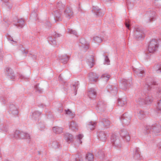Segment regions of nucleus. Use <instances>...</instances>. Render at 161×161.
<instances>
[{
  "label": "nucleus",
  "mask_w": 161,
  "mask_h": 161,
  "mask_svg": "<svg viewBox=\"0 0 161 161\" xmlns=\"http://www.w3.org/2000/svg\"><path fill=\"white\" fill-rule=\"evenodd\" d=\"M79 83L78 81L76 82L73 84L72 86V89L74 91L75 94V95H76V92L77 89L79 87Z\"/></svg>",
  "instance_id": "nucleus-39"
},
{
  "label": "nucleus",
  "mask_w": 161,
  "mask_h": 161,
  "mask_svg": "<svg viewBox=\"0 0 161 161\" xmlns=\"http://www.w3.org/2000/svg\"><path fill=\"white\" fill-rule=\"evenodd\" d=\"M87 64L91 68H92L94 65V60L92 56L91 57L90 59L88 61Z\"/></svg>",
  "instance_id": "nucleus-38"
},
{
  "label": "nucleus",
  "mask_w": 161,
  "mask_h": 161,
  "mask_svg": "<svg viewBox=\"0 0 161 161\" xmlns=\"http://www.w3.org/2000/svg\"><path fill=\"white\" fill-rule=\"evenodd\" d=\"M157 95L158 97H161V90L160 89L158 92Z\"/></svg>",
  "instance_id": "nucleus-56"
},
{
  "label": "nucleus",
  "mask_w": 161,
  "mask_h": 161,
  "mask_svg": "<svg viewBox=\"0 0 161 161\" xmlns=\"http://www.w3.org/2000/svg\"><path fill=\"white\" fill-rule=\"evenodd\" d=\"M110 75L108 74H104L102 75L101 78L103 80L107 82L109 79Z\"/></svg>",
  "instance_id": "nucleus-41"
},
{
  "label": "nucleus",
  "mask_w": 161,
  "mask_h": 161,
  "mask_svg": "<svg viewBox=\"0 0 161 161\" xmlns=\"http://www.w3.org/2000/svg\"><path fill=\"white\" fill-rule=\"evenodd\" d=\"M129 22L127 20H126L125 22V25L126 27L128 28L129 30H130V24L129 23Z\"/></svg>",
  "instance_id": "nucleus-52"
},
{
  "label": "nucleus",
  "mask_w": 161,
  "mask_h": 161,
  "mask_svg": "<svg viewBox=\"0 0 161 161\" xmlns=\"http://www.w3.org/2000/svg\"><path fill=\"white\" fill-rule=\"evenodd\" d=\"M147 84H146L145 87L149 90L150 89L151 86L152 85H156L157 84V83L154 81L151 78H148L146 79Z\"/></svg>",
  "instance_id": "nucleus-10"
},
{
  "label": "nucleus",
  "mask_w": 161,
  "mask_h": 161,
  "mask_svg": "<svg viewBox=\"0 0 161 161\" xmlns=\"http://www.w3.org/2000/svg\"><path fill=\"white\" fill-rule=\"evenodd\" d=\"M32 57L33 59H36V56L35 55H33L32 56Z\"/></svg>",
  "instance_id": "nucleus-60"
},
{
  "label": "nucleus",
  "mask_w": 161,
  "mask_h": 161,
  "mask_svg": "<svg viewBox=\"0 0 161 161\" xmlns=\"http://www.w3.org/2000/svg\"><path fill=\"white\" fill-rule=\"evenodd\" d=\"M0 100L1 101H2V102H3L4 103H5V100L3 98H1Z\"/></svg>",
  "instance_id": "nucleus-58"
},
{
  "label": "nucleus",
  "mask_w": 161,
  "mask_h": 161,
  "mask_svg": "<svg viewBox=\"0 0 161 161\" xmlns=\"http://www.w3.org/2000/svg\"><path fill=\"white\" fill-rule=\"evenodd\" d=\"M101 121L103 124L104 126L108 127L110 125V122L108 119L106 118H102L101 119Z\"/></svg>",
  "instance_id": "nucleus-36"
},
{
  "label": "nucleus",
  "mask_w": 161,
  "mask_h": 161,
  "mask_svg": "<svg viewBox=\"0 0 161 161\" xmlns=\"http://www.w3.org/2000/svg\"><path fill=\"white\" fill-rule=\"evenodd\" d=\"M8 40H10V41H14L13 40V39H10V38H8Z\"/></svg>",
  "instance_id": "nucleus-62"
},
{
  "label": "nucleus",
  "mask_w": 161,
  "mask_h": 161,
  "mask_svg": "<svg viewBox=\"0 0 161 161\" xmlns=\"http://www.w3.org/2000/svg\"><path fill=\"white\" fill-rule=\"evenodd\" d=\"M65 111L66 112V114H67L70 115L72 114H73L72 113L71 111L69 109H68L67 110H65Z\"/></svg>",
  "instance_id": "nucleus-53"
},
{
  "label": "nucleus",
  "mask_w": 161,
  "mask_h": 161,
  "mask_svg": "<svg viewBox=\"0 0 161 161\" xmlns=\"http://www.w3.org/2000/svg\"><path fill=\"white\" fill-rule=\"evenodd\" d=\"M97 107V111L99 113L100 112L104 111L105 109L106 105L105 103L103 101H100L98 102Z\"/></svg>",
  "instance_id": "nucleus-11"
},
{
  "label": "nucleus",
  "mask_w": 161,
  "mask_h": 161,
  "mask_svg": "<svg viewBox=\"0 0 161 161\" xmlns=\"http://www.w3.org/2000/svg\"><path fill=\"white\" fill-rule=\"evenodd\" d=\"M98 139L103 142H105L107 139L106 135L103 131H100L98 134Z\"/></svg>",
  "instance_id": "nucleus-15"
},
{
  "label": "nucleus",
  "mask_w": 161,
  "mask_h": 161,
  "mask_svg": "<svg viewBox=\"0 0 161 161\" xmlns=\"http://www.w3.org/2000/svg\"><path fill=\"white\" fill-rule=\"evenodd\" d=\"M22 52L23 53H25V54H26L28 53V51L26 50H25V49H24L22 50Z\"/></svg>",
  "instance_id": "nucleus-57"
},
{
  "label": "nucleus",
  "mask_w": 161,
  "mask_h": 161,
  "mask_svg": "<svg viewBox=\"0 0 161 161\" xmlns=\"http://www.w3.org/2000/svg\"><path fill=\"white\" fill-rule=\"evenodd\" d=\"M69 128L72 130L76 131L78 130V126L76 123L74 121H71L69 123Z\"/></svg>",
  "instance_id": "nucleus-22"
},
{
  "label": "nucleus",
  "mask_w": 161,
  "mask_h": 161,
  "mask_svg": "<svg viewBox=\"0 0 161 161\" xmlns=\"http://www.w3.org/2000/svg\"><path fill=\"white\" fill-rule=\"evenodd\" d=\"M35 89L36 91L38 92L39 93H41L42 92V89L39 86V84L36 85L34 86Z\"/></svg>",
  "instance_id": "nucleus-46"
},
{
  "label": "nucleus",
  "mask_w": 161,
  "mask_h": 161,
  "mask_svg": "<svg viewBox=\"0 0 161 161\" xmlns=\"http://www.w3.org/2000/svg\"><path fill=\"white\" fill-rule=\"evenodd\" d=\"M52 146L53 148H57L59 147V144L57 141H54L52 143Z\"/></svg>",
  "instance_id": "nucleus-45"
},
{
  "label": "nucleus",
  "mask_w": 161,
  "mask_h": 161,
  "mask_svg": "<svg viewBox=\"0 0 161 161\" xmlns=\"http://www.w3.org/2000/svg\"><path fill=\"white\" fill-rule=\"evenodd\" d=\"M134 35L137 40L143 39L144 37V32L142 27L138 26H135L133 30Z\"/></svg>",
  "instance_id": "nucleus-2"
},
{
  "label": "nucleus",
  "mask_w": 161,
  "mask_h": 161,
  "mask_svg": "<svg viewBox=\"0 0 161 161\" xmlns=\"http://www.w3.org/2000/svg\"><path fill=\"white\" fill-rule=\"evenodd\" d=\"M60 35L55 32L52 36H49L47 38V40L49 43L52 45H55L56 44L55 38L59 37Z\"/></svg>",
  "instance_id": "nucleus-7"
},
{
  "label": "nucleus",
  "mask_w": 161,
  "mask_h": 161,
  "mask_svg": "<svg viewBox=\"0 0 161 161\" xmlns=\"http://www.w3.org/2000/svg\"><path fill=\"white\" fill-rule=\"evenodd\" d=\"M118 104L120 106H123L127 103V102L125 99L123 98L119 99L118 102Z\"/></svg>",
  "instance_id": "nucleus-32"
},
{
  "label": "nucleus",
  "mask_w": 161,
  "mask_h": 161,
  "mask_svg": "<svg viewBox=\"0 0 161 161\" xmlns=\"http://www.w3.org/2000/svg\"><path fill=\"white\" fill-rule=\"evenodd\" d=\"M95 155L96 156H97L98 158H103L104 156V153L103 151L99 150L95 152Z\"/></svg>",
  "instance_id": "nucleus-42"
},
{
  "label": "nucleus",
  "mask_w": 161,
  "mask_h": 161,
  "mask_svg": "<svg viewBox=\"0 0 161 161\" xmlns=\"http://www.w3.org/2000/svg\"><path fill=\"white\" fill-rule=\"evenodd\" d=\"M111 141L113 146L117 148L121 147V145L120 141L118 137L115 135L113 134L111 138Z\"/></svg>",
  "instance_id": "nucleus-4"
},
{
  "label": "nucleus",
  "mask_w": 161,
  "mask_h": 161,
  "mask_svg": "<svg viewBox=\"0 0 161 161\" xmlns=\"http://www.w3.org/2000/svg\"><path fill=\"white\" fill-rule=\"evenodd\" d=\"M58 111L59 113H61L63 111V108H61L60 109H58Z\"/></svg>",
  "instance_id": "nucleus-61"
},
{
  "label": "nucleus",
  "mask_w": 161,
  "mask_h": 161,
  "mask_svg": "<svg viewBox=\"0 0 161 161\" xmlns=\"http://www.w3.org/2000/svg\"><path fill=\"white\" fill-rule=\"evenodd\" d=\"M24 24V20L23 19H18L17 23L16 24V25L18 27L22 28Z\"/></svg>",
  "instance_id": "nucleus-33"
},
{
  "label": "nucleus",
  "mask_w": 161,
  "mask_h": 161,
  "mask_svg": "<svg viewBox=\"0 0 161 161\" xmlns=\"http://www.w3.org/2000/svg\"><path fill=\"white\" fill-rule=\"evenodd\" d=\"M53 130L54 132L58 134H60L62 132L63 129L62 128L58 127H55L53 128Z\"/></svg>",
  "instance_id": "nucleus-35"
},
{
  "label": "nucleus",
  "mask_w": 161,
  "mask_h": 161,
  "mask_svg": "<svg viewBox=\"0 0 161 161\" xmlns=\"http://www.w3.org/2000/svg\"><path fill=\"white\" fill-rule=\"evenodd\" d=\"M41 114V112L38 111H36L32 113L30 117L34 120H36L38 117Z\"/></svg>",
  "instance_id": "nucleus-19"
},
{
  "label": "nucleus",
  "mask_w": 161,
  "mask_h": 161,
  "mask_svg": "<svg viewBox=\"0 0 161 161\" xmlns=\"http://www.w3.org/2000/svg\"><path fill=\"white\" fill-rule=\"evenodd\" d=\"M156 13L154 11L148 12L146 16L145 20L146 23H149L154 20L155 19Z\"/></svg>",
  "instance_id": "nucleus-6"
},
{
  "label": "nucleus",
  "mask_w": 161,
  "mask_h": 161,
  "mask_svg": "<svg viewBox=\"0 0 161 161\" xmlns=\"http://www.w3.org/2000/svg\"><path fill=\"white\" fill-rule=\"evenodd\" d=\"M83 137V135L82 134H80L78 135L77 136V139L78 140L79 142L81 144L82 142L81 139Z\"/></svg>",
  "instance_id": "nucleus-50"
},
{
  "label": "nucleus",
  "mask_w": 161,
  "mask_h": 161,
  "mask_svg": "<svg viewBox=\"0 0 161 161\" xmlns=\"http://www.w3.org/2000/svg\"><path fill=\"white\" fill-rule=\"evenodd\" d=\"M64 15L65 17L68 19H69L73 17V12L72 9L67 7L64 11Z\"/></svg>",
  "instance_id": "nucleus-9"
},
{
  "label": "nucleus",
  "mask_w": 161,
  "mask_h": 161,
  "mask_svg": "<svg viewBox=\"0 0 161 161\" xmlns=\"http://www.w3.org/2000/svg\"><path fill=\"white\" fill-rule=\"evenodd\" d=\"M153 71L157 74L161 73V64H155L153 67Z\"/></svg>",
  "instance_id": "nucleus-24"
},
{
  "label": "nucleus",
  "mask_w": 161,
  "mask_h": 161,
  "mask_svg": "<svg viewBox=\"0 0 161 161\" xmlns=\"http://www.w3.org/2000/svg\"><path fill=\"white\" fill-rule=\"evenodd\" d=\"M87 95L90 99H93L96 96V90L93 88H90L88 92Z\"/></svg>",
  "instance_id": "nucleus-14"
},
{
  "label": "nucleus",
  "mask_w": 161,
  "mask_h": 161,
  "mask_svg": "<svg viewBox=\"0 0 161 161\" xmlns=\"http://www.w3.org/2000/svg\"><path fill=\"white\" fill-rule=\"evenodd\" d=\"M38 126L41 129H43L45 127L44 125L42 124L41 123H39Z\"/></svg>",
  "instance_id": "nucleus-54"
},
{
  "label": "nucleus",
  "mask_w": 161,
  "mask_h": 161,
  "mask_svg": "<svg viewBox=\"0 0 161 161\" xmlns=\"http://www.w3.org/2000/svg\"><path fill=\"white\" fill-rule=\"evenodd\" d=\"M89 80L91 81L96 82L98 77L96 74L94 73H90L89 74Z\"/></svg>",
  "instance_id": "nucleus-20"
},
{
  "label": "nucleus",
  "mask_w": 161,
  "mask_h": 161,
  "mask_svg": "<svg viewBox=\"0 0 161 161\" xmlns=\"http://www.w3.org/2000/svg\"><path fill=\"white\" fill-rule=\"evenodd\" d=\"M137 115L139 118L141 119H143L145 117V114L142 110H138L137 111Z\"/></svg>",
  "instance_id": "nucleus-30"
},
{
  "label": "nucleus",
  "mask_w": 161,
  "mask_h": 161,
  "mask_svg": "<svg viewBox=\"0 0 161 161\" xmlns=\"http://www.w3.org/2000/svg\"><path fill=\"white\" fill-rule=\"evenodd\" d=\"M54 19L55 21L62 20L61 13L58 10H55L54 12Z\"/></svg>",
  "instance_id": "nucleus-17"
},
{
  "label": "nucleus",
  "mask_w": 161,
  "mask_h": 161,
  "mask_svg": "<svg viewBox=\"0 0 161 161\" xmlns=\"http://www.w3.org/2000/svg\"><path fill=\"white\" fill-rule=\"evenodd\" d=\"M19 139H25L29 140L30 139V136L28 133L20 131Z\"/></svg>",
  "instance_id": "nucleus-26"
},
{
  "label": "nucleus",
  "mask_w": 161,
  "mask_h": 161,
  "mask_svg": "<svg viewBox=\"0 0 161 161\" xmlns=\"http://www.w3.org/2000/svg\"><path fill=\"white\" fill-rule=\"evenodd\" d=\"M119 118L120 120L123 124L127 125L130 122L131 117L128 114L125 113L123 114Z\"/></svg>",
  "instance_id": "nucleus-5"
},
{
  "label": "nucleus",
  "mask_w": 161,
  "mask_h": 161,
  "mask_svg": "<svg viewBox=\"0 0 161 161\" xmlns=\"http://www.w3.org/2000/svg\"><path fill=\"white\" fill-rule=\"evenodd\" d=\"M129 81H131L130 80H127V79H124L122 80V84L124 87L123 88L124 90H126L127 89V88L128 86H129L130 85V83H129Z\"/></svg>",
  "instance_id": "nucleus-34"
},
{
  "label": "nucleus",
  "mask_w": 161,
  "mask_h": 161,
  "mask_svg": "<svg viewBox=\"0 0 161 161\" xmlns=\"http://www.w3.org/2000/svg\"><path fill=\"white\" fill-rule=\"evenodd\" d=\"M133 157L135 159H138L140 157V150L138 148H136L134 149L133 153Z\"/></svg>",
  "instance_id": "nucleus-29"
},
{
  "label": "nucleus",
  "mask_w": 161,
  "mask_h": 161,
  "mask_svg": "<svg viewBox=\"0 0 161 161\" xmlns=\"http://www.w3.org/2000/svg\"><path fill=\"white\" fill-rule=\"evenodd\" d=\"M85 158L87 161H92L94 158V156L92 153H88L86 154Z\"/></svg>",
  "instance_id": "nucleus-37"
},
{
  "label": "nucleus",
  "mask_w": 161,
  "mask_h": 161,
  "mask_svg": "<svg viewBox=\"0 0 161 161\" xmlns=\"http://www.w3.org/2000/svg\"><path fill=\"white\" fill-rule=\"evenodd\" d=\"M20 131L19 130H16L14 133V137L16 139H19V135H20Z\"/></svg>",
  "instance_id": "nucleus-48"
},
{
  "label": "nucleus",
  "mask_w": 161,
  "mask_h": 161,
  "mask_svg": "<svg viewBox=\"0 0 161 161\" xmlns=\"http://www.w3.org/2000/svg\"><path fill=\"white\" fill-rule=\"evenodd\" d=\"M5 72L8 78L12 79H14L15 76L13 71L11 68L6 67L5 69Z\"/></svg>",
  "instance_id": "nucleus-12"
},
{
  "label": "nucleus",
  "mask_w": 161,
  "mask_h": 161,
  "mask_svg": "<svg viewBox=\"0 0 161 161\" xmlns=\"http://www.w3.org/2000/svg\"><path fill=\"white\" fill-rule=\"evenodd\" d=\"M67 30L68 33L74 35L75 36H77V32L76 31L69 28H68Z\"/></svg>",
  "instance_id": "nucleus-43"
},
{
  "label": "nucleus",
  "mask_w": 161,
  "mask_h": 161,
  "mask_svg": "<svg viewBox=\"0 0 161 161\" xmlns=\"http://www.w3.org/2000/svg\"><path fill=\"white\" fill-rule=\"evenodd\" d=\"M127 5L128 6V7H129V2H127Z\"/></svg>",
  "instance_id": "nucleus-63"
},
{
  "label": "nucleus",
  "mask_w": 161,
  "mask_h": 161,
  "mask_svg": "<svg viewBox=\"0 0 161 161\" xmlns=\"http://www.w3.org/2000/svg\"><path fill=\"white\" fill-rule=\"evenodd\" d=\"M69 57L66 54L61 55L58 57L60 62L65 64L67 63L69 59Z\"/></svg>",
  "instance_id": "nucleus-13"
},
{
  "label": "nucleus",
  "mask_w": 161,
  "mask_h": 161,
  "mask_svg": "<svg viewBox=\"0 0 161 161\" xmlns=\"http://www.w3.org/2000/svg\"><path fill=\"white\" fill-rule=\"evenodd\" d=\"M7 130H7V127H6V129L5 130V131H7Z\"/></svg>",
  "instance_id": "nucleus-64"
},
{
  "label": "nucleus",
  "mask_w": 161,
  "mask_h": 161,
  "mask_svg": "<svg viewBox=\"0 0 161 161\" xmlns=\"http://www.w3.org/2000/svg\"><path fill=\"white\" fill-rule=\"evenodd\" d=\"M104 64L109 65L110 64V61L108 56L106 55L104 56Z\"/></svg>",
  "instance_id": "nucleus-49"
},
{
  "label": "nucleus",
  "mask_w": 161,
  "mask_h": 161,
  "mask_svg": "<svg viewBox=\"0 0 161 161\" xmlns=\"http://www.w3.org/2000/svg\"><path fill=\"white\" fill-rule=\"evenodd\" d=\"M75 161H82V160L81 158H76L75 159Z\"/></svg>",
  "instance_id": "nucleus-59"
},
{
  "label": "nucleus",
  "mask_w": 161,
  "mask_h": 161,
  "mask_svg": "<svg viewBox=\"0 0 161 161\" xmlns=\"http://www.w3.org/2000/svg\"><path fill=\"white\" fill-rule=\"evenodd\" d=\"M143 97L145 99V104H150L152 102L153 98L152 96L145 94Z\"/></svg>",
  "instance_id": "nucleus-18"
},
{
  "label": "nucleus",
  "mask_w": 161,
  "mask_h": 161,
  "mask_svg": "<svg viewBox=\"0 0 161 161\" xmlns=\"http://www.w3.org/2000/svg\"><path fill=\"white\" fill-rule=\"evenodd\" d=\"M65 2L63 0V2L62 1H59L57 4V7L59 9L63 8L65 6Z\"/></svg>",
  "instance_id": "nucleus-31"
},
{
  "label": "nucleus",
  "mask_w": 161,
  "mask_h": 161,
  "mask_svg": "<svg viewBox=\"0 0 161 161\" xmlns=\"http://www.w3.org/2000/svg\"><path fill=\"white\" fill-rule=\"evenodd\" d=\"M95 15L97 17H101L103 15V12L100 9H96L94 10Z\"/></svg>",
  "instance_id": "nucleus-40"
},
{
  "label": "nucleus",
  "mask_w": 161,
  "mask_h": 161,
  "mask_svg": "<svg viewBox=\"0 0 161 161\" xmlns=\"http://www.w3.org/2000/svg\"><path fill=\"white\" fill-rule=\"evenodd\" d=\"M93 40L95 42L97 43H100L102 41V40L101 38L97 36L94 37L93 38Z\"/></svg>",
  "instance_id": "nucleus-47"
},
{
  "label": "nucleus",
  "mask_w": 161,
  "mask_h": 161,
  "mask_svg": "<svg viewBox=\"0 0 161 161\" xmlns=\"http://www.w3.org/2000/svg\"><path fill=\"white\" fill-rule=\"evenodd\" d=\"M107 88L108 91H111V92L114 95L117 94V89L116 87L114 86L113 87L112 86L109 85L107 86Z\"/></svg>",
  "instance_id": "nucleus-25"
},
{
  "label": "nucleus",
  "mask_w": 161,
  "mask_h": 161,
  "mask_svg": "<svg viewBox=\"0 0 161 161\" xmlns=\"http://www.w3.org/2000/svg\"><path fill=\"white\" fill-rule=\"evenodd\" d=\"M19 77L21 79H28V78L27 77H26L22 75H19Z\"/></svg>",
  "instance_id": "nucleus-55"
},
{
  "label": "nucleus",
  "mask_w": 161,
  "mask_h": 161,
  "mask_svg": "<svg viewBox=\"0 0 161 161\" xmlns=\"http://www.w3.org/2000/svg\"><path fill=\"white\" fill-rule=\"evenodd\" d=\"M144 130L145 134H148L151 132L155 134L159 133L161 130V126L158 124H153L151 126L146 125Z\"/></svg>",
  "instance_id": "nucleus-1"
},
{
  "label": "nucleus",
  "mask_w": 161,
  "mask_h": 161,
  "mask_svg": "<svg viewBox=\"0 0 161 161\" xmlns=\"http://www.w3.org/2000/svg\"><path fill=\"white\" fill-rule=\"evenodd\" d=\"M136 102L138 104L140 105H142L145 104V99L143 96L136 98Z\"/></svg>",
  "instance_id": "nucleus-27"
},
{
  "label": "nucleus",
  "mask_w": 161,
  "mask_h": 161,
  "mask_svg": "<svg viewBox=\"0 0 161 161\" xmlns=\"http://www.w3.org/2000/svg\"><path fill=\"white\" fill-rule=\"evenodd\" d=\"M96 125V123L92 121H90L88 123L86 127L88 130H94Z\"/></svg>",
  "instance_id": "nucleus-28"
},
{
  "label": "nucleus",
  "mask_w": 161,
  "mask_h": 161,
  "mask_svg": "<svg viewBox=\"0 0 161 161\" xmlns=\"http://www.w3.org/2000/svg\"><path fill=\"white\" fill-rule=\"evenodd\" d=\"M158 47L157 41L155 39H153L150 41L148 46V51L150 53H153L157 50Z\"/></svg>",
  "instance_id": "nucleus-3"
},
{
  "label": "nucleus",
  "mask_w": 161,
  "mask_h": 161,
  "mask_svg": "<svg viewBox=\"0 0 161 161\" xmlns=\"http://www.w3.org/2000/svg\"><path fill=\"white\" fill-rule=\"evenodd\" d=\"M158 110L161 111V100L158 102V106L157 107Z\"/></svg>",
  "instance_id": "nucleus-51"
},
{
  "label": "nucleus",
  "mask_w": 161,
  "mask_h": 161,
  "mask_svg": "<svg viewBox=\"0 0 161 161\" xmlns=\"http://www.w3.org/2000/svg\"><path fill=\"white\" fill-rule=\"evenodd\" d=\"M9 110L11 112V113L14 115H17L18 114V111L15 106L13 104H10L9 107Z\"/></svg>",
  "instance_id": "nucleus-16"
},
{
  "label": "nucleus",
  "mask_w": 161,
  "mask_h": 161,
  "mask_svg": "<svg viewBox=\"0 0 161 161\" xmlns=\"http://www.w3.org/2000/svg\"><path fill=\"white\" fill-rule=\"evenodd\" d=\"M120 135L123 139L126 141L128 142L130 140V136L127 131L125 129H123L121 130Z\"/></svg>",
  "instance_id": "nucleus-8"
},
{
  "label": "nucleus",
  "mask_w": 161,
  "mask_h": 161,
  "mask_svg": "<svg viewBox=\"0 0 161 161\" xmlns=\"http://www.w3.org/2000/svg\"><path fill=\"white\" fill-rule=\"evenodd\" d=\"M133 70L136 74L139 76L142 77L144 75L145 72L143 70L135 68L133 69Z\"/></svg>",
  "instance_id": "nucleus-21"
},
{
  "label": "nucleus",
  "mask_w": 161,
  "mask_h": 161,
  "mask_svg": "<svg viewBox=\"0 0 161 161\" xmlns=\"http://www.w3.org/2000/svg\"><path fill=\"white\" fill-rule=\"evenodd\" d=\"M80 42L83 45H84L83 47L85 51H86L89 48V45H85L84 40L83 39H81L80 40Z\"/></svg>",
  "instance_id": "nucleus-44"
},
{
  "label": "nucleus",
  "mask_w": 161,
  "mask_h": 161,
  "mask_svg": "<svg viewBox=\"0 0 161 161\" xmlns=\"http://www.w3.org/2000/svg\"><path fill=\"white\" fill-rule=\"evenodd\" d=\"M64 138L68 143H70L73 141V137L71 134L66 133L64 135Z\"/></svg>",
  "instance_id": "nucleus-23"
}]
</instances>
